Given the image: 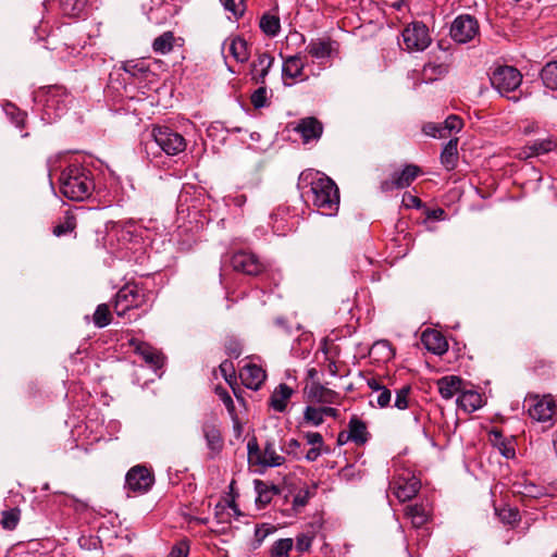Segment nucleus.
<instances>
[{
  "label": "nucleus",
  "mask_w": 557,
  "mask_h": 557,
  "mask_svg": "<svg viewBox=\"0 0 557 557\" xmlns=\"http://www.w3.org/2000/svg\"><path fill=\"white\" fill-rule=\"evenodd\" d=\"M153 475L145 466H135L128 470L125 484L129 491L137 493L147 492L153 484Z\"/></svg>",
  "instance_id": "obj_12"
},
{
  "label": "nucleus",
  "mask_w": 557,
  "mask_h": 557,
  "mask_svg": "<svg viewBox=\"0 0 557 557\" xmlns=\"http://www.w3.org/2000/svg\"><path fill=\"white\" fill-rule=\"evenodd\" d=\"M405 513L410 518L414 528H421L429 521L431 511L428 506L416 504L407 506Z\"/></svg>",
  "instance_id": "obj_27"
},
{
  "label": "nucleus",
  "mask_w": 557,
  "mask_h": 557,
  "mask_svg": "<svg viewBox=\"0 0 557 557\" xmlns=\"http://www.w3.org/2000/svg\"><path fill=\"white\" fill-rule=\"evenodd\" d=\"M351 442V435L349 434V431H342L337 435V444L338 445H345L348 442Z\"/></svg>",
  "instance_id": "obj_63"
},
{
  "label": "nucleus",
  "mask_w": 557,
  "mask_h": 557,
  "mask_svg": "<svg viewBox=\"0 0 557 557\" xmlns=\"http://www.w3.org/2000/svg\"><path fill=\"white\" fill-rule=\"evenodd\" d=\"M300 447V444L297 440L292 438L287 442L285 446V451L288 455L297 456V449Z\"/></svg>",
  "instance_id": "obj_59"
},
{
  "label": "nucleus",
  "mask_w": 557,
  "mask_h": 557,
  "mask_svg": "<svg viewBox=\"0 0 557 557\" xmlns=\"http://www.w3.org/2000/svg\"><path fill=\"white\" fill-rule=\"evenodd\" d=\"M216 392H218L219 396L221 397V400L223 401V404L226 406V408L230 411H233L234 410V401H233L231 395L227 393V391H225L224 388H222L220 391L218 388Z\"/></svg>",
  "instance_id": "obj_55"
},
{
  "label": "nucleus",
  "mask_w": 557,
  "mask_h": 557,
  "mask_svg": "<svg viewBox=\"0 0 557 557\" xmlns=\"http://www.w3.org/2000/svg\"><path fill=\"white\" fill-rule=\"evenodd\" d=\"M421 342L429 351L435 355H443L448 349L446 338L436 330L428 329L423 331Z\"/></svg>",
  "instance_id": "obj_16"
},
{
  "label": "nucleus",
  "mask_w": 557,
  "mask_h": 557,
  "mask_svg": "<svg viewBox=\"0 0 557 557\" xmlns=\"http://www.w3.org/2000/svg\"><path fill=\"white\" fill-rule=\"evenodd\" d=\"M458 138H451L443 148L441 162L446 170L451 171L456 168L458 161Z\"/></svg>",
  "instance_id": "obj_29"
},
{
  "label": "nucleus",
  "mask_w": 557,
  "mask_h": 557,
  "mask_svg": "<svg viewBox=\"0 0 557 557\" xmlns=\"http://www.w3.org/2000/svg\"><path fill=\"white\" fill-rule=\"evenodd\" d=\"M441 129H443V133L446 134V137L450 135L453 132H459L462 126V120L457 115H449L444 123H441Z\"/></svg>",
  "instance_id": "obj_41"
},
{
  "label": "nucleus",
  "mask_w": 557,
  "mask_h": 557,
  "mask_svg": "<svg viewBox=\"0 0 557 557\" xmlns=\"http://www.w3.org/2000/svg\"><path fill=\"white\" fill-rule=\"evenodd\" d=\"M420 485V480L410 472L395 474L389 482L393 494L401 503L412 499L418 494Z\"/></svg>",
  "instance_id": "obj_8"
},
{
  "label": "nucleus",
  "mask_w": 557,
  "mask_h": 557,
  "mask_svg": "<svg viewBox=\"0 0 557 557\" xmlns=\"http://www.w3.org/2000/svg\"><path fill=\"white\" fill-rule=\"evenodd\" d=\"M421 169L416 164H407L401 171L394 172L391 178L381 182L380 189L387 193L394 189H404L420 175Z\"/></svg>",
  "instance_id": "obj_10"
},
{
  "label": "nucleus",
  "mask_w": 557,
  "mask_h": 557,
  "mask_svg": "<svg viewBox=\"0 0 557 557\" xmlns=\"http://www.w3.org/2000/svg\"><path fill=\"white\" fill-rule=\"evenodd\" d=\"M294 131L300 134L305 144H308L311 140L320 139L323 133V125L317 117L308 116L300 119Z\"/></svg>",
  "instance_id": "obj_15"
},
{
  "label": "nucleus",
  "mask_w": 557,
  "mask_h": 557,
  "mask_svg": "<svg viewBox=\"0 0 557 557\" xmlns=\"http://www.w3.org/2000/svg\"><path fill=\"white\" fill-rule=\"evenodd\" d=\"M442 124L429 123L423 126V132L431 137L445 138L446 134L441 129Z\"/></svg>",
  "instance_id": "obj_48"
},
{
  "label": "nucleus",
  "mask_w": 557,
  "mask_h": 557,
  "mask_svg": "<svg viewBox=\"0 0 557 557\" xmlns=\"http://www.w3.org/2000/svg\"><path fill=\"white\" fill-rule=\"evenodd\" d=\"M294 391L287 384H280L270 397V406L277 412L285 411Z\"/></svg>",
  "instance_id": "obj_24"
},
{
  "label": "nucleus",
  "mask_w": 557,
  "mask_h": 557,
  "mask_svg": "<svg viewBox=\"0 0 557 557\" xmlns=\"http://www.w3.org/2000/svg\"><path fill=\"white\" fill-rule=\"evenodd\" d=\"M556 147L555 141H553L550 138L536 140L533 144L527 146L523 150V154L525 158H531L534 156H540L546 152H549L554 150Z\"/></svg>",
  "instance_id": "obj_30"
},
{
  "label": "nucleus",
  "mask_w": 557,
  "mask_h": 557,
  "mask_svg": "<svg viewBox=\"0 0 557 557\" xmlns=\"http://www.w3.org/2000/svg\"><path fill=\"white\" fill-rule=\"evenodd\" d=\"M293 546V539H281L272 545L271 557H288Z\"/></svg>",
  "instance_id": "obj_35"
},
{
  "label": "nucleus",
  "mask_w": 557,
  "mask_h": 557,
  "mask_svg": "<svg viewBox=\"0 0 557 557\" xmlns=\"http://www.w3.org/2000/svg\"><path fill=\"white\" fill-rule=\"evenodd\" d=\"M270 532H271L270 528H268L265 524H263L256 529V537L258 539L259 542H261L270 534Z\"/></svg>",
  "instance_id": "obj_60"
},
{
  "label": "nucleus",
  "mask_w": 557,
  "mask_h": 557,
  "mask_svg": "<svg viewBox=\"0 0 557 557\" xmlns=\"http://www.w3.org/2000/svg\"><path fill=\"white\" fill-rule=\"evenodd\" d=\"M265 376V372L257 364H247L240 373L244 384L251 389H258L264 382Z\"/></svg>",
  "instance_id": "obj_21"
},
{
  "label": "nucleus",
  "mask_w": 557,
  "mask_h": 557,
  "mask_svg": "<svg viewBox=\"0 0 557 557\" xmlns=\"http://www.w3.org/2000/svg\"><path fill=\"white\" fill-rule=\"evenodd\" d=\"M478 20L470 14L457 16L450 25V37L459 44H466L479 36Z\"/></svg>",
  "instance_id": "obj_7"
},
{
  "label": "nucleus",
  "mask_w": 557,
  "mask_h": 557,
  "mask_svg": "<svg viewBox=\"0 0 557 557\" xmlns=\"http://www.w3.org/2000/svg\"><path fill=\"white\" fill-rule=\"evenodd\" d=\"M376 394V405L380 408H386L391 405L392 401V392L386 387L383 386Z\"/></svg>",
  "instance_id": "obj_46"
},
{
  "label": "nucleus",
  "mask_w": 557,
  "mask_h": 557,
  "mask_svg": "<svg viewBox=\"0 0 557 557\" xmlns=\"http://www.w3.org/2000/svg\"><path fill=\"white\" fill-rule=\"evenodd\" d=\"M260 486H264V484H263L261 481H257V490H258V493H259V496H258V498H257V502H259V503H261V504L265 505V504L270 503V500H271V496H270L269 492H267V491H264V492H263V491H261V490L259 488Z\"/></svg>",
  "instance_id": "obj_57"
},
{
  "label": "nucleus",
  "mask_w": 557,
  "mask_h": 557,
  "mask_svg": "<svg viewBox=\"0 0 557 557\" xmlns=\"http://www.w3.org/2000/svg\"><path fill=\"white\" fill-rule=\"evenodd\" d=\"M304 436L307 440V443L310 444L312 447L321 448L323 446V437L320 433L307 432Z\"/></svg>",
  "instance_id": "obj_52"
},
{
  "label": "nucleus",
  "mask_w": 557,
  "mask_h": 557,
  "mask_svg": "<svg viewBox=\"0 0 557 557\" xmlns=\"http://www.w3.org/2000/svg\"><path fill=\"white\" fill-rule=\"evenodd\" d=\"M219 368L225 379H227V373L232 374L234 372L233 363L228 360L221 362Z\"/></svg>",
  "instance_id": "obj_61"
},
{
  "label": "nucleus",
  "mask_w": 557,
  "mask_h": 557,
  "mask_svg": "<svg viewBox=\"0 0 557 557\" xmlns=\"http://www.w3.org/2000/svg\"><path fill=\"white\" fill-rule=\"evenodd\" d=\"M247 449L249 459L258 463L262 450H260L259 445L255 438L248 441Z\"/></svg>",
  "instance_id": "obj_49"
},
{
  "label": "nucleus",
  "mask_w": 557,
  "mask_h": 557,
  "mask_svg": "<svg viewBox=\"0 0 557 557\" xmlns=\"http://www.w3.org/2000/svg\"><path fill=\"white\" fill-rule=\"evenodd\" d=\"M285 462L284 456L276 451L274 443L268 441L261 451L258 465L262 467H280Z\"/></svg>",
  "instance_id": "obj_26"
},
{
  "label": "nucleus",
  "mask_w": 557,
  "mask_h": 557,
  "mask_svg": "<svg viewBox=\"0 0 557 557\" xmlns=\"http://www.w3.org/2000/svg\"><path fill=\"white\" fill-rule=\"evenodd\" d=\"M411 392V387L409 385H405L401 388L396 391V397L394 401V407L399 410H405L409 407V395Z\"/></svg>",
  "instance_id": "obj_40"
},
{
  "label": "nucleus",
  "mask_w": 557,
  "mask_h": 557,
  "mask_svg": "<svg viewBox=\"0 0 557 557\" xmlns=\"http://www.w3.org/2000/svg\"><path fill=\"white\" fill-rule=\"evenodd\" d=\"M59 182L61 194L73 201H84L95 190L91 171L78 163H72L64 168Z\"/></svg>",
  "instance_id": "obj_1"
},
{
  "label": "nucleus",
  "mask_w": 557,
  "mask_h": 557,
  "mask_svg": "<svg viewBox=\"0 0 557 557\" xmlns=\"http://www.w3.org/2000/svg\"><path fill=\"white\" fill-rule=\"evenodd\" d=\"M188 546L186 543H180L172 547L168 557H187Z\"/></svg>",
  "instance_id": "obj_53"
},
{
  "label": "nucleus",
  "mask_w": 557,
  "mask_h": 557,
  "mask_svg": "<svg viewBox=\"0 0 557 557\" xmlns=\"http://www.w3.org/2000/svg\"><path fill=\"white\" fill-rule=\"evenodd\" d=\"M310 193L313 206L321 209L325 215H334L337 212L339 190L329 176L319 172L311 174Z\"/></svg>",
  "instance_id": "obj_2"
},
{
  "label": "nucleus",
  "mask_w": 557,
  "mask_h": 557,
  "mask_svg": "<svg viewBox=\"0 0 557 557\" xmlns=\"http://www.w3.org/2000/svg\"><path fill=\"white\" fill-rule=\"evenodd\" d=\"M259 26L267 36L275 37L281 30L280 17L271 13H264L260 18Z\"/></svg>",
  "instance_id": "obj_31"
},
{
  "label": "nucleus",
  "mask_w": 557,
  "mask_h": 557,
  "mask_svg": "<svg viewBox=\"0 0 557 557\" xmlns=\"http://www.w3.org/2000/svg\"><path fill=\"white\" fill-rule=\"evenodd\" d=\"M313 535L310 533H301L296 537V549L299 553L309 550L311 547Z\"/></svg>",
  "instance_id": "obj_45"
},
{
  "label": "nucleus",
  "mask_w": 557,
  "mask_h": 557,
  "mask_svg": "<svg viewBox=\"0 0 557 557\" xmlns=\"http://www.w3.org/2000/svg\"><path fill=\"white\" fill-rule=\"evenodd\" d=\"M225 349L226 354L232 358H238L242 355V345L235 339L228 341Z\"/></svg>",
  "instance_id": "obj_51"
},
{
  "label": "nucleus",
  "mask_w": 557,
  "mask_h": 557,
  "mask_svg": "<svg viewBox=\"0 0 557 557\" xmlns=\"http://www.w3.org/2000/svg\"><path fill=\"white\" fill-rule=\"evenodd\" d=\"M304 421L312 426H319L323 423L324 417L321 407L307 406L304 411Z\"/></svg>",
  "instance_id": "obj_38"
},
{
  "label": "nucleus",
  "mask_w": 557,
  "mask_h": 557,
  "mask_svg": "<svg viewBox=\"0 0 557 557\" xmlns=\"http://www.w3.org/2000/svg\"><path fill=\"white\" fill-rule=\"evenodd\" d=\"M228 42V50L232 57L240 63L246 62L249 59V50L246 40L240 37L228 38L224 45Z\"/></svg>",
  "instance_id": "obj_28"
},
{
  "label": "nucleus",
  "mask_w": 557,
  "mask_h": 557,
  "mask_svg": "<svg viewBox=\"0 0 557 557\" xmlns=\"http://www.w3.org/2000/svg\"><path fill=\"white\" fill-rule=\"evenodd\" d=\"M446 69L444 65L426 64L423 67L422 76L424 81L431 82L436 79L437 76L443 75Z\"/></svg>",
  "instance_id": "obj_42"
},
{
  "label": "nucleus",
  "mask_w": 557,
  "mask_h": 557,
  "mask_svg": "<svg viewBox=\"0 0 557 557\" xmlns=\"http://www.w3.org/2000/svg\"><path fill=\"white\" fill-rule=\"evenodd\" d=\"M273 62L274 59L269 53H260L251 64L252 79L258 84H264V78Z\"/></svg>",
  "instance_id": "obj_22"
},
{
  "label": "nucleus",
  "mask_w": 557,
  "mask_h": 557,
  "mask_svg": "<svg viewBox=\"0 0 557 557\" xmlns=\"http://www.w3.org/2000/svg\"><path fill=\"white\" fill-rule=\"evenodd\" d=\"M436 385L440 395L446 400L451 399L456 394L460 395L465 387L462 379L457 375L443 376L437 380Z\"/></svg>",
  "instance_id": "obj_17"
},
{
  "label": "nucleus",
  "mask_w": 557,
  "mask_h": 557,
  "mask_svg": "<svg viewBox=\"0 0 557 557\" xmlns=\"http://www.w3.org/2000/svg\"><path fill=\"white\" fill-rule=\"evenodd\" d=\"M203 433L209 449L213 453L220 451L223 447V441L220 431L214 426L208 425L203 428Z\"/></svg>",
  "instance_id": "obj_34"
},
{
  "label": "nucleus",
  "mask_w": 557,
  "mask_h": 557,
  "mask_svg": "<svg viewBox=\"0 0 557 557\" xmlns=\"http://www.w3.org/2000/svg\"><path fill=\"white\" fill-rule=\"evenodd\" d=\"M457 405L466 412L471 413L483 406V399L480 393L463 387L457 398Z\"/></svg>",
  "instance_id": "obj_23"
},
{
  "label": "nucleus",
  "mask_w": 557,
  "mask_h": 557,
  "mask_svg": "<svg viewBox=\"0 0 557 557\" xmlns=\"http://www.w3.org/2000/svg\"><path fill=\"white\" fill-rule=\"evenodd\" d=\"M231 264L235 271L248 275H257L263 270V264L252 252L238 251L233 255Z\"/></svg>",
  "instance_id": "obj_13"
},
{
  "label": "nucleus",
  "mask_w": 557,
  "mask_h": 557,
  "mask_svg": "<svg viewBox=\"0 0 557 557\" xmlns=\"http://www.w3.org/2000/svg\"><path fill=\"white\" fill-rule=\"evenodd\" d=\"M251 103L256 109H260L267 106V88L264 86L259 87L251 95Z\"/></svg>",
  "instance_id": "obj_43"
},
{
  "label": "nucleus",
  "mask_w": 557,
  "mask_h": 557,
  "mask_svg": "<svg viewBox=\"0 0 557 557\" xmlns=\"http://www.w3.org/2000/svg\"><path fill=\"white\" fill-rule=\"evenodd\" d=\"M307 394L310 400L320 404H337L341 397L337 392L327 388L320 383H312L307 387Z\"/></svg>",
  "instance_id": "obj_19"
},
{
  "label": "nucleus",
  "mask_w": 557,
  "mask_h": 557,
  "mask_svg": "<svg viewBox=\"0 0 557 557\" xmlns=\"http://www.w3.org/2000/svg\"><path fill=\"white\" fill-rule=\"evenodd\" d=\"M94 323L97 327H104L111 322V313L107 304H100L94 313Z\"/></svg>",
  "instance_id": "obj_37"
},
{
  "label": "nucleus",
  "mask_w": 557,
  "mask_h": 557,
  "mask_svg": "<svg viewBox=\"0 0 557 557\" xmlns=\"http://www.w3.org/2000/svg\"><path fill=\"white\" fill-rule=\"evenodd\" d=\"M123 69L132 76H138L139 74H145L148 71L144 63L139 61H128L124 64Z\"/></svg>",
  "instance_id": "obj_44"
},
{
  "label": "nucleus",
  "mask_w": 557,
  "mask_h": 557,
  "mask_svg": "<svg viewBox=\"0 0 557 557\" xmlns=\"http://www.w3.org/2000/svg\"><path fill=\"white\" fill-rule=\"evenodd\" d=\"M50 120L62 116L69 107L71 97L62 86H49L40 100Z\"/></svg>",
  "instance_id": "obj_4"
},
{
  "label": "nucleus",
  "mask_w": 557,
  "mask_h": 557,
  "mask_svg": "<svg viewBox=\"0 0 557 557\" xmlns=\"http://www.w3.org/2000/svg\"><path fill=\"white\" fill-rule=\"evenodd\" d=\"M320 455H321V448L311 447L306 454V459L308 461H314L320 457Z\"/></svg>",
  "instance_id": "obj_62"
},
{
  "label": "nucleus",
  "mask_w": 557,
  "mask_h": 557,
  "mask_svg": "<svg viewBox=\"0 0 557 557\" xmlns=\"http://www.w3.org/2000/svg\"><path fill=\"white\" fill-rule=\"evenodd\" d=\"M224 7L235 16H240L245 12L244 0H225Z\"/></svg>",
  "instance_id": "obj_47"
},
{
  "label": "nucleus",
  "mask_w": 557,
  "mask_h": 557,
  "mask_svg": "<svg viewBox=\"0 0 557 557\" xmlns=\"http://www.w3.org/2000/svg\"><path fill=\"white\" fill-rule=\"evenodd\" d=\"M499 516L502 517V519L507 522V523H515L516 521H518V511L515 510V509H504L500 511Z\"/></svg>",
  "instance_id": "obj_54"
},
{
  "label": "nucleus",
  "mask_w": 557,
  "mask_h": 557,
  "mask_svg": "<svg viewBox=\"0 0 557 557\" xmlns=\"http://www.w3.org/2000/svg\"><path fill=\"white\" fill-rule=\"evenodd\" d=\"M490 81L492 86L504 96L521 85L522 75L516 67L503 65L493 71Z\"/></svg>",
  "instance_id": "obj_6"
},
{
  "label": "nucleus",
  "mask_w": 557,
  "mask_h": 557,
  "mask_svg": "<svg viewBox=\"0 0 557 557\" xmlns=\"http://www.w3.org/2000/svg\"><path fill=\"white\" fill-rule=\"evenodd\" d=\"M541 78L545 87L557 90V61L548 62L542 69Z\"/></svg>",
  "instance_id": "obj_33"
},
{
  "label": "nucleus",
  "mask_w": 557,
  "mask_h": 557,
  "mask_svg": "<svg viewBox=\"0 0 557 557\" xmlns=\"http://www.w3.org/2000/svg\"><path fill=\"white\" fill-rule=\"evenodd\" d=\"M20 510L16 508L4 510L0 524L5 530H14L20 521Z\"/></svg>",
  "instance_id": "obj_39"
},
{
  "label": "nucleus",
  "mask_w": 557,
  "mask_h": 557,
  "mask_svg": "<svg viewBox=\"0 0 557 557\" xmlns=\"http://www.w3.org/2000/svg\"><path fill=\"white\" fill-rule=\"evenodd\" d=\"M533 400V405L528 410L530 417L537 422H550L552 425L557 416V399L552 395H545L534 396Z\"/></svg>",
  "instance_id": "obj_11"
},
{
  "label": "nucleus",
  "mask_w": 557,
  "mask_h": 557,
  "mask_svg": "<svg viewBox=\"0 0 557 557\" xmlns=\"http://www.w3.org/2000/svg\"><path fill=\"white\" fill-rule=\"evenodd\" d=\"M348 431L351 435V442L356 445H363L368 442L370 434L366 422L357 416H352L348 422Z\"/></svg>",
  "instance_id": "obj_25"
},
{
  "label": "nucleus",
  "mask_w": 557,
  "mask_h": 557,
  "mask_svg": "<svg viewBox=\"0 0 557 557\" xmlns=\"http://www.w3.org/2000/svg\"><path fill=\"white\" fill-rule=\"evenodd\" d=\"M305 62L299 54L290 55L286 58L283 62L282 67V76L285 82V85H292L293 83H287V79H296L300 77L304 73Z\"/></svg>",
  "instance_id": "obj_20"
},
{
  "label": "nucleus",
  "mask_w": 557,
  "mask_h": 557,
  "mask_svg": "<svg viewBox=\"0 0 557 557\" xmlns=\"http://www.w3.org/2000/svg\"><path fill=\"white\" fill-rule=\"evenodd\" d=\"M335 41L331 38L311 39L306 50L314 59L324 60L335 51Z\"/></svg>",
  "instance_id": "obj_18"
},
{
  "label": "nucleus",
  "mask_w": 557,
  "mask_h": 557,
  "mask_svg": "<svg viewBox=\"0 0 557 557\" xmlns=\"http://www.w3.org/2000/svg\"><path fill=\"white\" fill-rule=\"evenodd\" d=\"M403 201L406 203L407 207L420 208L422 205L421 200L418 197L412 196L410 194H405Z\"/></svg>",
  "instance_id": "obj_58"
},
{
  "label": "nucleus",
  "mask_w": 557,
  "mask_h": 557,
  "mask_svg": "<svg viewBox=\"0 0 557 557\" xmlns=\"http://www.w3.org/2000/svg\"><path fill=\"white\" fill-rule=\"evenodd\" d=\"M524 495L537 498L542 496L544 493L533 483H529L524 486V491L522 492Z\"/></svg>",
  "instance_id": "obj_56"
},
{
  "label": "nucleus",
  "mask_w": 557,
  "mask_h": 557,
  "mask_svg": "<svg viewBox=\"0 0 557 557\" xmlns=\"http://www.w3.org/2000/svg\"><path fill=\"white\" fill-rule=\"evenodd\" d=\"M310 498V493L308 490L306 491H299L293 499V508L298 509L300 507H304L307 505L308 500Z\"/></svg>",
  "instance_id": "obj_50"
},
{
  "label": "nucleus",
  "mask_w": 557,
  "mask_h": 557,
  "mask_svg": "<svg viewBox=\"0 0 557 557\" xmlns=\"http://www.w3.org/2000/svg\"><path fill=\"white\" fill-rule=\"evenodd\" d=\"M147 295L136 284L124 285L115 295L114 311L123 317L133 308H139L147 302Z\"/></svg>",
  "instance_id": "obj_3"
},
{
  "label": "nucleus",
  "mask_w": 557,
  "mask_h": 557,
  "mask_svg": "<svg viewBox=\"0 0 557 557\" xmlns=\"http://www.w3.org/2000/svg\"><path fill=\"white\" fill-rule=\"evenodd\" d=\"M129 344L134 347V351L152 369L158 370L163 367L165 357L160 350L145 342L136 339H132Z\"/></svg>",
  "instance_id": "obj_14"
},
{
  "label": "nucleus",
  "mask_w": 557,
  "mask_h": 557,
  "mask_svg": "<svg viewBox=\"0 0 557 557\" xmlns=\"http://www.w3.org/2000/svg\"><path fill=\"white\" fill-rule=\"evenodd\" d=\"M151 136L160 149L168 156H176L186 149L185 138L168 126H154Z\"/></svg>",
  "instance_id": "obj_5"
},
{
  "label": "nucleus",
  "mask_w": 557,
  "mask_h": 557,
  "mask_svg": "<svg viewBox=\"0 0 557 557\" xmlns=\"http://www.w3.org/2000/svg\"><path fill=\"white\" fill-rule=\"evenodd\" d=\"M368 386L369 388L373 392V393H376L379 392L384 385L377 380V379H369L368 380Z\"/></svg>",
  "instance_id": "obj_64"
},
{
  "label": "nucleus",
  "mask_w": 557,
  "mask_h": 557,
  "mask_svg": "<svg viewBox=\"0 0 557 557\" xmlns=\"http://www.w3.org/2000/svg\"><path fill=\"white\" fill-rule=\"evenodd\" d=\"M403 41L408 51H423L431 44L428 27L421 22H413L403 30Z\"/></svg>",
  "instance_id": "obj_9"
},
{
  "label": "nucleus",
  "mask_w": 557,
  "mask_h": 557,
  "mask_svg": "<svg viewBox=\"0 0 557 557\" xmlns=\"http://www.w3.org/2000/svg\"><path fill=\"white\" fill-rule=\"evenodd\" d=\"M76 227V219L73 214L66 213L64 220L53 228V234L58 237L72 233Z\"/></svg>",
  "instance_id": "obj_36"
},
{
  "label": "nucleus",
  "mask_w": 557,
  "mask_h": 557,
  "mask_svg": "<svg viewBox=\"0 0 557 557\" xmlns=\"http://www.w3.org/2000/svg\"><path fill=\"white\" fill-rule=\"evenodd\" d=\"M175 37L172 32H164L152 42V49L156 53L166 54L173 50Z\"/></svg>",
  "instance_id": "obj_32"
}]
</instances>
